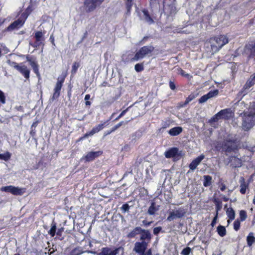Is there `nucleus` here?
Here are the masks:
<instances>
[{
	"label": "nucleus",
	"mask_w": 255,
	"mask_h": 255,
	"mask_svg": "<svg viewBox=\"0 0 255 255\" xmlns=\"http://www.w3.org/2000/svg\"><path fill=\"white\" fill-rule=\"evenodd\" d=\"M121 209L124 211V212L128 211L129 209V206L128 204L126 203L122 205L121 207Z\"/></svg>",
	"instance_id": "3c124183"
},
{
	"label": "nucleus",
	"mask_w": 255,
	"mask_h": 255,
	"mask_svg": "<svg viewBox=\"0 0 255 255\" xmlns=\"http://www.w3.org/2000/svg\"><path fill=\"white\" fill-rule=\"evenodd\" d=\"M192 252V249L188 247L184 248L181 252L182 255H189Z\"/></svg>",
	"instance_id": "de8ad7c7"
},
{
	"label": "nucleus",
	"mask_w": 255,
	"mask_h": 255,
	"mask_svg": "<svg viewBox=\"0 0 255 255\" xmlns=\"http://www.w3.org/2000/svg\"><path fill=\"white\" fill-rule=\"evenodd\" d=\"M142 12L144 14L145 19L146 22H147L149 24L154 23V20L151 16L150 15L148 10L147 9H144L142 10Z\"/></svg>",
	"instance_id": "2f4dec72"
},
{
	"label": "nucleus",
	"mask_w": 255,
	"mask_h": 255,
	"mask_svg": "<svg viewBox=\"0 0 255 255\" xmlns=\"http://www.w3.org/2000/svg\"><path fill=\"white\" fill-rule=\"evenodd\" d=\"M27 61H28L31 66L32 67L34 72L35 73L37 76H40V73L39 72V66L37 62L35 60H33L32 58L29 55H27L26 57Z\"/></svg>",
	"instance_id": "aec40b11"
},
{
	"label": "nucleus",
	"mask_w": 255,
	"mask_h": 255,
	"mask_svg": "<svg viewBox=\"0 0 255 255\" xmlns=\"http://www.w3.org/2000/svg\"><path fill=\"white\" fill-rule=\"evenodd\" d=\"M6 63L9 66L13 67L17 70L25 78L26 80L29 79L30 71L26 65L23 64V63L18 64L16 62L12 61L10 59H8L6 61Z\"/></svg>",
	"instance_id": "39448f33"
},
{
	"label": "nucleus",
	"mask_w": 255,
	"mask_h": 255,
	"mask_svg": "<svg viewBox=\"0 0 255 255\" xmlns=\"http://www.w3.org/2000/svg\"><path fill=\"white\" fill-rule=\"evenodd\" d=\"M35 42L30 44L34 48H37L41 45H44L43 42L45 40V38L43 32L41 31H36L34 34Z\"/></svg>",
	"instance_id": "9b49d317"
},
{
	"label": "nucleus",
	"mask_w": 255,
	"mask_h": 255,
	"mask_svg": "<svg viewBox=\"0 0 255 255\" xmlns=\"http://www.w3.org/2000/svg\"><path fill=\"white\" fill-rule=\"evenodd\" d=\"M140 234H141L140 240L141 242L146 241L148 244L151 239V235L149 231L147 230L142 229Z\"/></svg>",
	"instance_id": "5701e85b"
},
{
	"label": "nucleus",
	"mask_w": 255,
	"mask_h": 255,
	"mask_svg": "<svg viewBox=\"0 0 255 255\" xmlns=\"http://www.w3.org/2000/svg\"><path fill=\"white\" fill-rule=\"evenodd\" d=\"M218 218V215H215V217H214L212 221V222L211 223V226L213 227L217 223V219Z\"/></svg>",
	"instance_id": "6e6d98bb"
},
{
	"label": "nucleus",
	"mask_w": 255,
	"mask_h": 255,
	"mask_svg": "<svg viewBox=\"0 0 255 255\" xmlns=\"http://www.w3.org/2000/svg\"><path fill=\"white\" fill-rule=\"evenodd\" d=\"M66 77V74H64L57 78V82L53 89V93L50 98V101L53 102L54 100H57L59 97L60 95L61 90L63 86Z\"/></svg>",
	"instance_id": "423d86ee"
},
{
	"label": "nucleus",
	"mask_w": 255,
	"mask_h": 255,
	"mask_svg": "<svg viewBox=\"0 0 255 255\" xmlns=\"http://www.w3.org/2000/svg\"><path fill=\"white\" fill-rule=\"evenodd\" d=\"M228 163L233 168H238L242 166V160L235 156H230L228 158Z\"/></svg>",
	"instance_id": "f3484780"
},
{
	"label": "nucleus",
	"mask_w": 255,
	"mask_h": 255,
	"mask_svg": "<svg viewBox=\"0 0 255 255\" xmlns=\"http://www.w3.org/2000/svg\"><path fill=\"white\" fill-rule=\"evenodd\" d=\"M178 71L179 72V74L183 77H184L188 79V80H190L192 78L193 76L189 74L186 73L185 71H184L182 68H179L178 69Z\"/></svg>",
	"instance_id": "ea45409f"
},
{
	"label": "nucleus",
	"mask_w": 255,
	"mask_h": 255,
	"mask_svg": "<svg viewBox=\"0 0 255 255\" xmlns=\"http://www.w3.org/2000/svg\"><path fill=\"white\" fill-rule=\"evenodd\" d=\"M120 251L122 252V255H123L124 253V248L121 246L114 250H112L109 247H103L101 249L99 253L94 252L93 253L96 254V255H117Z\"/></svg>",
	"instance_id": "6e6552de"
},
{
	"label": "nucleus",
	"mask_w": 255,
	"mask_h": 255,
	"mask_svg": "<svg viewBox=\"0 0 255 255\" xmlns=\"http://www.w3.org/2000/svg\"><path fill=\"white\" fill-rule=\"evenodd\" d=\"M33 10V8H32V4H30L26 8V9L25 10L24 12L28 14V15L31 13V12H32V11Z\"/></svg>",
	"instance_id": "5fc2aeb1"
},
{
	"label": "nucleus",
	"mask_w": 255,
	"mask_h": 255,
	"mask_svg": "<svg viewBox=\"0 0 255 255\" xmlns=\"http://www.w3.org/2000/svg\"><path fill=\"white\" fill-rule=\"evenodd\" d=\"M228 42L229 38L226 35H220L210 37L206 40V44H210L212 51L216 53Z\"/></svg>",
	"instance_id": "f03ea898"
},
{
	"label": "nucleus",
	"mask_w": 255,
	"mask_h": 255,
	"mask_svg": "<svg viewBox=\"0 0 255 255\" xmlns=\"http://www.w3.org/2000/svg\"><path fill=\"white\" fill-rule=\"evenodd\" d=\"M204 158L205 156L203 154H201L195 158L189 164V168L192 170H195Z\"/></svg>",
	"instance_id": "4be33fe9"
},
{
	"label": "nucleus",
	"mask_w": 255,
	"mask_h": 255,
	"mask_svg": "<svg viewBox=\"0 0 255 255\" xmlns=\"http://www.w3.org/2000/svg\"><path fill=\"white\" fill-rule=\"evenodd\" d=\"M143 255H152V252L151 249H149L146 253H144Z\"/></svg>",
	"instance_id": "774afa93"
},
{
	"label": "nucleus",
	"mask_w": 255,
	"mask_h": 255,
	"mask_svg": "<svg viewBox=\"0 0 255 255\" xmlns=\"http://www.w3.org/2000/svg\"><path fill=\"white\" fill-rule=\"evenodd\" d=\"M93 135L92 133H91V131L86 132L85 134H84L82 136L83 139H85L86 138L88 137L89 136H92Z\"/></svg>",
	"instance_id": "0e129e2a"
},
{
	"label": "nucleus",
	"mask_w": 255,
	"mask_h": 255,
	"mask_svg": "<svg viewBox=\"0 0 255 255\" xmlns=\"http://www.w3.org/2000/svg\"><path fill=\"white\" fill-rule=\"evenodd\" d=\"M183 131V128L181 127H175L168 131V133L171 136H177Z\"/></svg>",
	"instance_id": "393cba45"
},
{
	"label": "nucleus",
	"mask_w": 255,
	"mask_h": 255,
	"mask_svg": "<svg viewBox=\"0 0 255 255\" xmlns=\"http://www.w3.org/2000/svg\"><path fill=\"white\" fill-rule=\"evenodd\" d=\"M36 128L30 127V131L29 132L30 135L34 137L36 136Z\"/></svg>",
	"instance_id": "603ef678"
},
{
	"label": "nucleus",
	"mask_w": 255,
	"mask_h": 255,
	"mask_svg": "<svg viewBox=\"0 0 255 255\" xmlns=\"http://www.w3.org/2000/svg\"><path fill=\"white\" fill-rule=\"evenodd\" d=\"M148 247V242L146 241L136 242L134 244L133 251L139 255H144Z\"/></svg>",
	"instance_id": "1a4fd4ad"
},
{
	"label": "nucleus",
	"mask_w": 255,
	"mask_h": 255,
	"mask_svg": "<svg viewBox=\"0 0 255 255\" xmlns=\"http://www.w3.org/2000/svg\"><path fill=\"white\" fill-rule=\"evenodd\" d=\"M154 50V47L152 45H146L141 47L131 58V62L137 61L146 57H150Z\"/></svg>",
	"instance_id": "20e7f679"
},
{
	"label": "nucleus",
	"mask_w": 255,
	"mask_h": 255,
	"mask_svg": "<svg viewBox=\"0 0 255 255\" xmlns=\"http://www.w3.org/2000/svg\"><path fill=\"white\" fill-rule=\"evenodd\" d=\"M24 24V20H22L21 18H18L17 20L12 22L6 28V31H11L15 29H18L22 27Z\"/></svg>",
	"instance_id": "6ab92c4d"
},
{
	"label": "nucleus",
	"mask_w": 255,
	"mask_h": 255,
	"mask_svg": "<svg viewBox=\"0 0 255 255\" xmlns=\"http://www.w3.org/2000/svg\"><path fill=\"white\" fill-rule=\"evenodd\" d=\"M162 228L161 227H155L153 229V234L155 235H157L161 231Z\"/></svg>",
	"instance_id": "13d9d810"
},
{
	"label": "nucleus",
	"mask_w": 255,
	"mask_h": 255,
	"mask_svg": "<svg viewBox=\"0 0 255 255\" xmlns=\"http://www.w3.org/2000/svg\"><path fill=\"white\" fill-rule=\"evenodd\" d=\"M0 191L10 193L15 196H21L26 192V188L9 185L2 187Z\"/></svg>",
	"instance_id": "0eeeda50"
},
{
	"label": "nucleus",
	"mask_w": 255,
	"mask_h": 255,
	"mask_svg": "<svg viewBox=\"0 0 255 255\" xmlns=\"http://www.w3.org/2000/svg\"><path fill=\"white\" fill-rule=\"evenodd\" d=\"M226 213L229 220H228V223L229 224L230 220H233L235 218V212L232 208H228L226 211Z\"/></svg>",
	"instance_id": "cd10ccee"
},
{
	"label": "nucleus",
	"mask_w": 255,
	"mask_h": 255,
	"mask_svg": "<svg viewBox=\"0 0 255 255\" xmlns=\"http://www.w3.org/2000/svg\"><path fill=\"white\" fill-rule=\"evenodd\" d=\"M248 112L249 114L255 116V101L250 103Z\"/></svg>",
	"instance_id": "4c0bfd02"
},
{
	"label": "nucleus",
	"mask_w": 255,
	"mask_h": 255,
	"mask_svg": "<svg viewBox=\"0 0 255 255\" xmlns=\"http://www.w3.org/2000/svg\"><path fill=\"white\" fill-rule=\"evenodd\" d=\"M220 119V118L218 115V113H217L216 114H215L213 117L211 118L209 122L211 123H216Z\"/></svg>",
	"instance_id": "8fccbe9b"
},
{
	"label": "nucleus",
	"mask_w": 255,
	"mask_h": 255,
	"mask_svg": "<svg viewBox=\"0 0 255 255\" xmlns=\"http://www.w3.org/2000/svg\"><path fill=\"white\" fill-rule=\"evenodd\" d=\"M219 94V91L217 89L209 91L207 94L202 96L199 99V103L206 102L208 99L213 98Z\"/></svg>",
	"instance_id": "a211bd4d"
},
{
	"label": "nucleus",
	"mask_w": 255,
	"mask_h": 255,
	"mask_svg": "<svg viewBox=\"0 0 255 255\" xmlns=\"http://www.w3.org/2000/svg\"><path fill=\"white\" fill-rule=\"evenodd\" d=\"M83 252L82 251L81 248L77 247L73 249L69 253V255H80Z\"/></svg>",
	"instance_id": "a19ab883"
},
{
	"label": "nucleus",
	"mask_w": 255,
	"mask_h": 255,
	"mask_svg": "<svg viewBox=\"0 0 255 255\" xmlns=\"http://www.w3.org/2000/svg\"><path fill=\"white\" fill-rule=\"evenodd\" d=\"M241 221L239 219H237L234 222V229L236 231H238L239 230L241 227Z\"/></svg>",
	"instance_id": "49530a36"
},
{
	"label": "nucleus",
	"mask_w": 255,
	"mask_h": 255,
	"mask_svg": "<svg viewBox=\"0 0 255 255\" xmlns=\"http://www.w3.org/2000/svg\"><path fill=\"white\" fill-rule=\"evenodd\" d=\"M220 119L229 120L234 116V113L231 108L221 110L218 113Z\"/></svg>",
	"instance_id": "f8f14e48"
},
{
	"label": "nucleus",
	"mask_w": 255,
	"mask_h": 255,
	"mask_svg": "<svg viewBox=\"0 0 255 255\" xmlns=\"http://www.w3.org/2000/svg\"><path fill=\"white\" fill-rule=\"evenodd\" d=\"M142 228L139 227L134 228L128 235L127 237L129 239L134 238L136 236L141 233Z\"/></svg>",
	"instance_id": "a878e982"
},
{
	"label": "nucleus",
	"mask_w": 255,
	"mask_h": 255,
	"mask_svg": "<svg viewBox=\"0 0 255 255\" xmlns=\"http://www.w3.org/2000/svg\"><path fill=\"white\" fill-rule=\"evenodd\" d=\"M165 156L167 158H170L173 157H179L181 158L183 156V154L182 151L179 150L177 147H171L168 150H166L164 153Z\"/></svg>",
	"instance_id": "9d476101"
},
{
	"label": "nucleus",
	"mask_w": 255,
	"mask_h": 255,
	"mask_svg": "<svg viewBox=\"0 0 255 255\" xmlns=\"http://www.w3.org/2000/svg\"><path fill=\"white\" fill-rule=\"evenodd\" d=\"M215 148L217 151L224 152L228 155L229 153H236L239 150V144L237 139L226 138L222 142H218Z\"/></svg>",
	"instance_id": "f257e3e1"
},
{
	"label": "nucleus",
	"mask_w": 255,
	"mask_h": 255,
	"mask_svg": "<svg viewBox=\"0 0 255 255\" xmlns=\"http://www.w3.org/2000/svg\"><path fill=\"white\" fill-rule=\"evenodd\" d=\"M217 232L218 235L222 237H224L227 234V231L225 227L222 225H219L218 226Z\"/></svg>",
	"instance_id": "72a5a7b5"
},
{
	"label": "nucleus",
	"mask_w": 255,
	"mask_h": 255,
	"mask_svg": "<svg viewBox=\"0 0 255 255\" xmlns=\"http://www.w3.org/2000/svg\"><path fill=\"white\" fill-rule=\"evenodd\" d=\"M116 100V99L115 98H113L111 100L107 101L105 102L107 106H110Z\"/></svg>",
	"instance_id": "e2e57ef3"
},
{
	"label": "nucleus",
	"mask_w": 255,
	"mask_h": 255,
	"mask_svg": "<svg viewBox=\"0 0 255 255\" xmlns=\"http://www.w3.org/2000/svg\"><path fill=\"white\" fill-rule=\"evenodd\" d=\"M56 224L53 222L51 224V227L50 230L48 231V234L52 237H53L56 234Z\"/></svg>",
	"instance_id": "79ce46f5"
},
{
	"label": "nucleus",
	"mask_w": 255,
	"mask_h": 255,
	"mask_svg": "<svg viewBox=\"0 0 255 255\" xmlns=\"http://www.w3.org/2000/svg\"><path fill=\"white\" fill-rule=\"evenodd\" d=\"M134 0H126L125 5L127 9L126 14L129 15L130 14L132 6L133 4Z\"/></svg>",
	"instance_id": "7c9ffc66"
},
{
	"label": "nucleus",
	"mask_w": 255,
	"mask_h": 255,
	"mask_svg": "<svg viewBox=\"0 0 255 255\" xmlns=\"http://www.w3.org/2000/svg\"><path fill=\"white\" fill-rule=\"evenodd\" d=\"M114 132V131L113 130V128H111V129L108 130L104 132L103 137H105V136H107L109 134H110L112 132Z\"/></svg>",
	"instance_id": "680f3d73"
},
{
	"label": "nucleus",
	"mask_w": 255,
	"mask_h": 255,
	"mask_svg": "<svg viewBox=\"0 0 255 255\" xmlns=\"http://www.w3.org/2000/svg\"><path fill=\"white\" fill-rule=\"evenodd\" d=\"M134 69L137 72H140L144 70L143 63H137L134 66Z\"/></svg>",
	"instance_id": "c03bdc74"
},
{
	"label": "nucleus",
	"mask_w": 255,
	"mask_h": 255,
	"mask_svg": "<svg viewBox=\"0 0 255 255\" xmlns=\"http://www.w3.org/2000/svg\"><path fill=\"white\" fill-rule=\"evenodd\" d=\"M219 187L222 191H224L226 189V186L223 182H219Z\"/></svg>",
	"instance_id": "bf43d9fd"
},
{
	"label": "nucleus",
	"mask_w": 255,
	"mask_h": 255,
	"mask_svg": "<svg viewBox=\"0 0 255 255\" xmlns=\"http://www.w3.org/2000/svg\"><path fill=\"white\" fill-rule=\"evenodd\" d=\"M28 16V13H26L24 11L21 13L20 17L19 18H21L22 20H24V23L25 22L26 18Z\"/></svg>",
	"instance_id": "4d7b16f0"
},
{
	"label": "nucleus",
	"mask_w": 255,
	"mask_h": 255,
	"mask_svg": "<svg viewBox=\"0 0 255 255\" xmlns=\"http://www.w3.org/2000/svg\"><path fill=\"white\" fill-rule=\"evenodd\" d=\"M213 202L215 205L216 213L215 214L218 215L219 212L222 208V202L219 198H214L213 199Z\"/></svg>",
	"instance_id": "bb28decb"
},
{
	"label": "nucleus",
	"mask_w": 255,
	"mask_h": 255,
	"mask_svg": "<svg viewBox=\"0 0 255 255\" xmlns=\"http://www.w3.org/2000/svg\"><path fill=\"white\" fill-rule=\"evenodd\" d=\"M240 117L242 118V127L245 131H248L255 125V116L249 114L244 111L241 113Z\"/></svg>",
	"instance_id": "7ed1b4c3"
},
{
	"label": "nucleus",
	"mask_w": 255,
	"mask_h": 255,
	"mask_svg": "<svg viewBox=\"0 0 255 255\" xmlns=\"http://www.w3.org/2000/svg\"><path fill=\"white\" fill-rule=\"evenodd\" d=\"M49 40L51 43L54 45L55 46V44L54 42V37L53 35H51L50 37Z\"/></svg>",
	"instance_id": "338daca9"
},
{
	"label": "nucleus",
	"mask_w": 255,
	"mask_h": 255,
	"mask_svg": "<svg viewBox=\"0 0 255 255\" xmlns=\"http://www.w3.org/2000/svg\"><path fill=\"white\" fill-rule=\"evenodd\" d=\"M196 98V95L194 94H191L188 96V97L186 98L185 101L184 103H180L181 107H184L187 105L191 101L194 100Z\"/></svg>",
	"instance_id": "e433bc0d"
},
{
	"label": "nucleus",
	"mask_w": 255,
	"mask_h": 255,
	"mask_svg": "<svg viewBox=\"0 0 255 255\" xmlns=\"http://www.w3.org/2000/svg\"><path fill=\"white\" fill-rule=\"evenodd\" d=\"M212 178L210 175L204 176L203 185L205 187H208L212 184Z\"/></svg>",
	"instance_id": "c9c22d12"
},
{
	"label": "nucleus",
	"mask_w": 255,
	"mask_h": 255,
	"mask_svg": "<svg viewBox=\"0 0 255 255\" xmlns=\"http://www.w3.org/2000/svg\"><path fill=\"white\" fill-rule=\"evenodd\" d=\"M111 117L110 118V119L104 122L103 123L98 124V125L93 127L91 130H90L91 133H92L93 135H94V134L102 130L104 128H105L109 125V122L111 120Z\"/></svg>",
	"instance_id": "412c9836"
},
{
	"label": "nucleus",
	"mask_w": 255,
	"mask_h": 255,
	"mask_svg": "<svg viewBox=\"0 0 255 255\" xmlns=\"http://www.w3.org/2000/svg\"><path fill=\"white\" fill-rule=\"evenodd\" d=\"M103 153L102 151H91L82 157L85 162H90L94 160L96 158L100 156Z\"/></svg>",
	"instance_id": "dca6fc26"
},
{
	"label": "nucleus",
	"mask_w": 255,
	"mask_h": 255,
	"mask_svg": "<svg viewBox=\"0 0 255 255\" xmlns=\"http://www.w3.org/2000/svg\"><path fill=\"white\" fill-rule=\"evenodd\" d=\"M124 124V121H121L120 123H119L118 124H117L115 126H114L112 128H113V130L115 131L118 128H119L120 127H121Z\"/></svg>",
	"instance_id": "864d4df0"
},
{
	"label": "nucleus",
	"mask_w": 255,
	"mask_h": 255,
	"mask_svg": "<svg viewBox=\"0 0 255 255\" xmlns=\"http://www.w3.org/2000/svg\"><path fill=\"white\" fill-rule=\"evenodd\" d=\"M186 214V212L183 208H179L175 212L172 211L169 213V216L167 218L168 221H171L176 218H182Z\"/></svg>",
	"instance_id": "ddd939ff"
},
{
	"label": "nucleus",
	"mask_w": 255,
	"mask_h": 255,
	"mask_svg": "<svg viewBox=\"0 0 255 255\" xmlns=\"http://www.w3.org/2000/svg\"><path fill=\"white\" fill-rule=\"evenodd\" d=\"M165 9L169 15H174L176 13V8L172 4L167 5Z\"/></svg>",
	"instance_id": "c85d7f7f"
},
{
	"label": "nucleus",
	"mask_w": 255,
	"mask_h": 255,
	"mask_svg": "<svg viewBox=\"0 0 255 255\" xmlns=\"http://www.w3.org/2000/svg\"><path fill=\"white\" fill-rule=\"evenodd\" d=\"M249 87H246V85H244L243 88L238 93L237 95V99L238 101H240L244 96L248 94L249 91Z\"/></svg>",
	"instance_id": "b1692460"
},
{
	"label": "nucleus",
	"mask_w": 255,
	"mask_h": 255,
	"mask_svg": "<svg viewBox=\"0 0 255 255\" xmlns=\"http://www.w3.org/2000/svg\"><path fill=\"white\" fill-rule=\"evenodd\" d=\"M11 153L8 151H6L3 154H0V159L5 161L9 160L11 157Z\"/></svg>",
	"instance_id": "58836bf2"
},
{
	"label": "nucleus",
	"mask_w": 255,
	"mask_h": 255,
	"mask_svg": "<svg viewBox=\"0 0 255 255\" xmlns=\"http://www.w3.org/2000/svg\"><path fill=\"white\" fill-rule=\"evenodd\" d=\"M169 85V87L171 90H174L176 89V85L174 82L170 81Z\"/></svg>",
	"instance_id": "052dcab7"
},
{
	"label": "nucleus",
	"mask_w": 255,
	"mask_h": 255,
	"mask_svg": "<svg viewBox=\"0 0 255 255\" xmlns=\"http://www.w3.org/2000/svg\"><path fill=\"white\" fill-rule=\"evenodd\" d=\"M250 182V179L246 181L243 176L240 177V192L242 194L244 195L247 193V191H249V186Z\"/></svg>",
	"instance_id": "4468645a"
},
{
	"label": "nucleus",
	"mask_w": 255,
	"mask_h": 255,
	"mask_svg": "<svg viewBox=\"0 0 255 255\" xmlns=\"http://www.w3.org/2000/svg\"><path fill=\"white\" fill-rule=\"evenodd\" d=\"M240 220L241 221H244L247 218V214L246 211L241 210L239 213Z\"/></svg>",
	"instance_id": "a18cd8bd"
},
{
	"label": "nucleus",
	"mask_w": 255,
	"mask_h": 255,
	"mask_svg": "<svg viewBox=\"0 0 255 255\" xmlns=\"http://www.w3.org/2000/svg\"><path fill=\"white\" fill-rule=\"evenodd\" d=\"M247 242L249 247H251L255 243V237L254 233L250 232L247 237Z\"/></svg>",
	"instance_id": "473e14b6"
},
{
	"label": "nucleus",
	"mask_w": 255,
	"mask_h": 255,
	"mask_svg": "<svg viewBox=\"0 0 255 255\" xmlns=\"http://www.w3.org/2000/svg\"><path fill=\"white\" fill-rule=\"evenodd\" d=\"M158 210V208L156 207L155 203L152 202L150 206L148 208L147 213L150 215H154L155 212Z\"/></svg>",
	"instance_id": "f704fd0d"
},
{
	"label": "nucleus",
	"mask_w": 255,
	"mask_h": 255,
	"mask_svg": "<svg viewBox=\"0 0 255 255\" xmlns=\"http://www.w3.org/2000/svg\"><path fill=\"white\" fill-rule=\"evenodd\" d=\"M101 4L97 0H85L84 2L86 10L88 12L94 11L98 6Z\"/></svg>",
	"instance_id": "2eb2a0df"
},
{
	"label": "nucleus",
	"mask_w": 255,
	"mask_h": 255,
	"mask_svg": "<svg viewBox=\"0 0 255 255\" xmlns=\"http://www.w3.org/2000/svg\"><path fill=\"white\" fill-rule=\"evenodd\" d=\"M130 107H131V106H129V107H128L126 109L123 110L121 112V113L119 115V116L115 119V121H118L120 119H121L122 117H123L127 113V112L129 110V109Z\"/></svg>",
	"instance_id": "09e8293b"
},
{
	"label": "nucleus",
	"mask_w": 255,
	"mask_h": 255,
	"mask_svg": "<svg viewBox=\"0 0 255 255\" xmlns=\"http://www.w3.org/2000/svg\"><path fill=\"white\" fill-rule=\"evenodd\" d=\"M80 66V63L77 62H75L73 64L71 69V74L74 75L76 73L78 68Z\"/></svg>",
	"instance_id": "37998d69"
},
{
	"label": "nucleus",
	"mask_w": 255,
	"mask_h": 255,
	"mask_svg": "<svg viewBox=\"0 0 255 255\" xmlns=\"http://www.w3.org/2000/svg\"><path fill=\"white\" fill-rule=\"evenodd\" d=\"M245 85L250 88L255 85V72L250 76Z\"/></svg>",
	"instance_id": "c756f323"
},
{
	"label": "nucleus",
	"mask_w": 255,
	"mask_h": 255,
	"mask_svg": "<svg viewBox=\"0 0 255 255\" xmlns=\"http://www.w3.org/2000/svg\"><path fill=\"white\" fill-rule=\"evenodd\" d=\"M142 223L145 226H149V225H151V224L152 223V222H148L146 220H143L142 221Z\"/></svg>",
	"instance_id": "69168bd1"
}]
</instances>
